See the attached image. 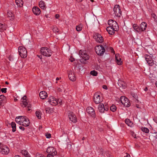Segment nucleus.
Returning a JSON list of instances; mask_svg holds the SVG:
<instances>
[{
  "mask_svg": "<svg viewBox=\"0 0 157 157\" xmlns=\"http://www.w3.org/2000/svg\"><path fill=\"white\" fill-rule=\"evenodd\" d=\"M40 52L42 55L45 56H50L52 54L51 51L46 47L41 48L40 50Z\"/></svg>",
  "mask_w": 157,
  "mask_h": 157,
  "instance_id": "7ed1b4c3",
  "label": "nucleus"
},
{
  "mask_svg": "<svg viewBox=\"0 0 157 157\" xmlns=\"http://www.w3.org/2000/svg\"><path fill=\"white\" fill-rule=\"evenodd\" d=\"M151 137L153 139H156L157 138V135L156 133H153L151 135Z\"/></svg>",
  "mask_w": 157,
  "mask_h": 157,
  "instance_id": "37998d69",
  "label": "nucleus"
},
{
  "mask_svg": "<svg viewBox=\"0 0 157 157\" xmlns=\"http://www.w3.org/2000/svg\"><path fill=\"white\" fill-rule=\"evenodd\" d=\"M19 128L20 129L22 130L23 131H24L25 129V128L24 127L21 126H20Z\"/></svg>",
  "mask_w": 157,
  "mask_h": 157,
  "instance_id": "5fc2aeb1",
  "label": "nucleus"
},
{
  "mask_svg": "<svg viewBox=\"0 0 157 157\" xmlns=\"http://www.w3.org/2000/svg\"><path fill=\"white\" fill-rule=\"evenodd\" d=\"M145 58L146 61L150 66H152L154 64L153 60L151 56L148 55H145Z\"/></svg>",
  "mask_w": 157,
  "mask_h": 157,
  "instance_id": "f8f14e48",
  "label": "nucleus"
},
{
  "mask_svg": "<svg viewBox=\"0 0 157 157\" xmlns=\"http://www.w3.org/2000/svg\"><path fill=\"white\" fill-rule=\"evenodd\" d=\"M39 95L40 98L43 99H45L48 96L47 93L45 91H42L40 92Z\"/></svg>",
  "mask_w": 157,
  "mask_h": 157,
  "instance_id": "6ab92c4d",
  "label": "nucleus"
},
{
  "mask_svg": "<svg viewBox=\"0 0 157 157\" xmlns=\"http://www.w3.org/2000/svg\"><path fill=\"white\" fill-rule=\"evenodd\" d=\"M68 116L70 120L74 123L77 121V119L76 116L74 113L70 111L68 112Z\"/></svg>",
  "mask_w": 157,
  "mask_h": 157,
  "instance_id": "9b49d317",
  "label": "nucleus"
},
{
  "mask_svg": "<svg viewBox=\"0 0 157 157\" xmlns=\"http://www.w3.org/2000/svg\"><path fill=\"white\" fill-rule=\"evenodd\" d=\"M115 60L116 63L118 65H121L122 62L121 61V59L119 56V55H116Z\"/></svg>",
  "mask_w": 157,
  "mask_h": 157,
  "instance_id": "bb28decb",
  "label": "nucleus"
},
{
  "mask_svg": "<svg viewBox=\"0 0 157 157\" xmlns=\"http://www.w3.org/2000/svg\"><path fill=\"white\" fill-rule=\"evenodd\" d=\"M93 99L94 102L96 104L99 103L103 100V98L102 97L101 98L100 95L98 93L94 94Z\"/></svg>",
  "mask_w": 157,
  "mask_h": 157,
  "instance_id": "1a4fd4ad",
  "label": "nucleus"
},
{
  "mask_svg": "<svg viewBox=\"0 0 157 157\" xmlns=\"http://www.w3.org/2000/svg\"><path fill=\"white\" fill-rule=\"evenodd\" d=\"M9 149L7 146L5 145L0 146V151L2 154L7 155L9 153Z\"/></svg>",
  "mask_w": 157,
  "mask_h": 157,
  "instance_id": "0eeeda50",
  "label": "nucleus"
},
{
  "mask_svg": "<svg viewBox=\"0 0 157 157\" xmlns=\"http://www.w3.org/2000/svg\"><path fill=\"white\" fill-rule=\"evenodd\" d=\"M114 21L113 20H109L108 21V24L109 25V27H111L112 25V24H113Z\"/></svg>",
  "mask_w": 157,
  "mask_h": 157,
  "instance_id": "c03bdc74",
  "label": "nucleus"
},
{
  "mask_svg": "<svg viewBox=\"0 0 157 157\" xmlns=\"http://www.w3.org/2000/svg\"><path fill=\"white\" fill-rule=\"evenodd\" d=\"M6 99V97L3 95H0V102L2 103L3 102H4Z\"/></svg>",
  "mask_w": 157,
  "mask_h": 157,
  "instance_id": "2f4dec72",
  "label": "nucleus"
},
{
  "mask_svg": "<svg viewBox=\"0 0 157 157\" xmlns=\"http://www.w3.org/2000/svg\"><path fill=\"white\" fill-rule=\"evenodd\" d=\"M19 54L21 58H25L27 56V51L26 48L21 46L18 48Z\"/></svg>",
  "mask_w": 157,
  "mask_h": 157,
  "instance_id": "20e7f679",
  "label": "nucleus"
},
{
  "mask_svg": "<svg viewBox=\"0 0 157 157\" xmlns=\"http://www.w3.org/2000/svg\"><path fill=\"white\" fill-rule=\"evenodd\" d=\"M125 123L127 124L128 126L131 127L132 125V123L131 122L130 120L128 119H127L125 120Z\"/></svg>",
  "mask_w": 157,
  "mask_h": 157,
  "instance_id": "f704fd0d",
  "label": "nucleus"
},
{
  "mask_svg": "<svg viewBox=\"0 0 157 157\" xmlns=\"http://www.w3.org/2000/svg\"><path fill=\"white\" fill-rule=\"evenodd\" d=\"M113 11L116 16L120 17L121 16L122 12L119 5H115L113 8Z\"/></svg>",
  "mask_w": 157,
  "mask_h": 157,
  "instance_id": "39448f33",
  "label": "nucleus"
},
{
  "mask_svg": "<svg viewBox=\"0 0 157 157\" xmlns=\"http://www.w3.org/2000/svg\"><path fill=\"white\" fill-rule=\"evenodd\" d=\"M45 110L46 112V113H50L52 112V110L50 108H49L48 107H46L45 109Z\"/></svg>",
  "mask_w": 157,
  "mask_h": 157,
  "instance_id": "ea45409f",
  "label": "nucleus"
},
{
  "mask_svg": "<svg viewBox=\"0 0 157 157\" xmlns=\"http://www.w3.org/2000/svg\"><path fill=\"white\" fill-rule=\"evenodd\" d=\"M108 47L106 43H103V45H97L95 48V51L96 53L98 55L102 56L104 53L105 49Z\"/></svg>",
  "mask_w": 157,
  "mask_h": 157,
  "instance_id": "f257e3e1",
  "label": "nucleus"
},
{
  "mask_svg": "<svg viewBox=\"0 0 157 157\" xmlns=\"http://www.w3.org/2000/svg\"><path fill=\"white\" fill-rule=\"evenodd\" d=\"M11 125L12 128V131L14 132L16 131V124L14 122H12L11 124Z\"/></svg>",
  "mask_w": 157,
  "mask_h": 157,
  "instance_id": "72a5a7b5",
  "label": "nucleus"
},
{
  "mask_svg": "<svg viewBox=\"0 0 157 157\" xmlns=\"http://www.w3.org/2000/svg\"><path fill=\"white\" fill-rule=\"evenodd\" d=\"M147 87H146L145 88V89L144 90H145V91H147Z\"/></svg>",
  "mask_w": 157,
  "mask_h": 157,
  "instance_id": "338daca9",
  "label": "nucleus"
},
{
  "mask_svg": "<svg viewBox=\"0 0 157 157\" xmlns=\"http://www.w3.org/2000/svg\"><path fill=\"white\" fill-rule=\"evenodd\" d=\"M146 27L147 23L144 22H142L140 25V28L141 32L145 30Z\"/></svg>",
  "mask_w": 157,
  "mask_h": 157,
  "instance_id": "4be33fe9",
  "label": "nucleus"
},
{
  "mask_svg": "<svg viewBox=\"0 0 157 157\" xmlns=\"http://www.w3.org/2000/svg\"><path fill=\"white\" fill-rule=\"evenodd\" d=\"M102 87L104 89L106 90L107 89V86L106 85H103Z\"/></svg>",
  "mask_w": 157,
  "mask_h": 157,
  "instance_id": "6e6d98bb",
  "label": "nucleus"
},
{
  "mask_svg": "<svg viewBox=\"0 0 157 157\" xmlns=\"http://www.w3.org/2000/svg\"><path fill=\"white\" fill-rule=\"evenodd\" d=\"M6 30L5 26L2 24L0 23V31L2 32Z\"/></svg>",
  "mask_w": 157,
  "mask_h": 157,
  "instance_id": "4c0bfd02",
  "label": "nucleus"
},
{
  "mask_svg": "<svg viewBox=\"0 0 157 157\" xmlns=\"http://www.w3.org/2000/svg\"><path fill=\"white\" fill-rule=\"evenodd\" d=\"M120 101L124 106L128 107L130 105V103L128 99L125 96H121L120 99Z\"/></svg>",
  "mask_w": 157,
  "mask_h": 157,
  "instance_id": "423d86ee",
  "label": "nucleus"
},
{
  "mask_svg": "<svg viewBox=\"0 0 157 157\" xmlns=\"http://www.w3.org/2000/svg\"><path fill=\"white\" fill-rule=\"evenodd\" d=\"M118 84L119 86L123 89H125L126 86V83L122 80L118 81Z\"/></svg>",
  "mask_w": 157,
  "mask_h": 157,
  "instance_id": "aec40b11",
  "label": "nucleus"
},
{
  "mask_svg": "<svg viewBox=\"0 0 157 157\" xmlns=\"http://www.w3.org/2000/svg\"><path fill=\"white\" fill-rule=\"evenodd\" d=\"M59 17V16L58 14H56V15H55V17L56 19H58Z\"/></svg>",
  "mask_w": 157,
  "mask_h": 157,
  "instance_id": "13d9d810",
  "label": "nucleus"
},
{
  "mask_svg": "<svg viewBox=\"0 0 157 157\" xmlns=\"http://www.w3.org/2000/svg\"><path fill=\"white\" fill-rule=\"evenodd\" d=\"M36 157H46L45 156L43 155L42 154H36Z\"/></svg>",
  "mask_w": 157,
  "mask_h": 157,
  "instance_id": "49530a36",
  "label": "nucleus"
},
{
  "mask_svg": "<svg viewBox=\"0 0 157 157\" xmlns=\"http://www.w3.org/2000/svg\"><path fill=\"white\" fill-rule=\"evenodd\" d=\"M46 152L48 154H56L57 153L56 150L52 147H48Z\"/></svg>",
  "mask_w": 157,
  "mask_h": 157,
  "instance_id": "dca6fc26",
  "label": "nucleus"
},
{
  "mask_svg": "<svg viewBox=\"0 0 157 157\" xmlns=\"http://www.w3.org/2000/svg\"><path fill=\"white\" fill-rule=\"evenodd\" d=\"M48 102L52 105L53 106H55L56 105L58 101H59V100H57L56 98L53 97L51 96L48 99Z\"/></svg>",
  "mask_w": 157,
  "mask_h": 157,
  "instance_id": "6e6552de",
  "label": "nucleus"
},
{
  "mask_svg": "<svg viewBox=\"0 0 157 157\" xmlns=\"http://www.w3.org/2000/svg\"><path fill=\"white\" fill-rule=\"evenodd\" d=\"M152 17L155 20H156V16L154 13H152L151 14Z\"/></svg>",
  "mask_w": 157,
  "mask_h": 157,
  "instance_id": "09e8293b",
  "label": "nucleus"
},
{
  "mask_svg": "<svg viewBox=\"0 0 157 157\" xmlns=\"http://www.w3.org/2000/svg\"><path fill=\"white\" fill-rule=\"evenodd\" d=\"M53 31L54 32H55L56 33H59V29L57 27L54 28L53 29Z\"/></svg>",
  "mask_w": 157,
  "mask_h": 157,
  "instance_id": "a18cd8bd",
  "label": "nucleus"
},
{
  "mask_svg": "<svg viewBox=\"0 0 157 157\" xmlns=\"http://www.w3.org/2000/svg\"><path fill=\"white\" fill-rule=\"evenodd\" d=\"M76 1L78 2H81L83 0H76Z\"/></svg>",
  "mask_w": 157,
  "mask_h": 157,
  "instance_id": "e2e57ef3",
  "label": "nucleus"
},
{
  "mask_svg": "<svg viewBox=\"0 0 157 157\" xmlns=\"http://www.w3.org/2000/svg\"><path fill=\"white\" fill-rule=\"evenodd\" d=\"M25 120L23 122L22 125L25 127H27L30 124V121L29 119L26 117Z\"/></svg>",
  "mask_w": 157,
  "mask_h": 157,
  "instance_id": "5701e85b",
  "label": "nucleus"
},
{
  "mask_svg": "<svg viewBox=\"0 0 157 157\" xmlns=\"http://www.w3.org/2000/svg\"><path fill=\"white\" fill-rule=\"evenodd\" d=\"M103 109H105V111H107L108 110V108L106 106V105H105V107L104 106V108Z\"/></svg>",
  "mask_w": 157,
  "mask_h": 157,
  "instance_id": "864d4df0",
  "label": "nucleus"
},
{
  "mask_svg": "<svg viewBox=\"0 0 157 157\" xmlns=\"http://www.w3.org/2000/svg\"><path fill=\"white\" fill-rule=\"evenodd\" d=\"M154 121L157 123V118H155L154 119Z\"/></svg>",
  "mask_w": 157,
  "mask_h": 157,
  "instance_id": "052dcab7",
  "label": "nucleus"
},
{
  "mask_svg": "<svg viewBox=\"0 0 157 157\" xmlns=\"http://www.w3.org/2000/svg\"><path fill=\"white\" fill-rule=\"evenodd\" d=\"M26 98V96L25 95L22 98L21 105L22 107H25L27 106V110L28 111H29L32 109V107L30 104H29L28 103V102L27 101Z\"/></svg>",
  "mask_w": 157,
  "mask_h": 157,
  "instance_id": "f03ea898",
  "label": "nucleus"
},
{
  "mask_svg": "<svg viewBox=\"0 0 157 157\" xmlns=\"http://www.w3.org/2000/svg\"><path fill=\"white\" fill-rule=\"evenodd\" d=\"M79 52L81 57L82 58V62L83 60L84 63H85L84 62L89 59V56L86 53L84 52H82L81 50L79 51Z\"/></svg>",
  "mask_w": 157,
  "mask_h": 157,
  "instance_id": "9d476101",
  "label": "nucleus"
},
{
  "mask_svg": "<svg viewBox=\"0 0 157 157\" xmlns=\"http://www.w3.org/2000/svg\"><path fill=\"white\" fill-rule=\"evenodd\" d=\"M104 108V105L103 104H100L98 106V109L99 112L101 113H104L105 109Z\"/></svg>",
  "mask_w": 157,
  "mask_h": 157,
  "instance_id": "b1692460",
  "label": "nucleus"
},
{
  "mask_svg": "<svg viewBox=\"0 0 157 157\" xmlns=\"http://www.w3.org/2000/svg\"><path fill=\"white\" fill-rule=\"evenodd\" d=\"M90 74L93 76H96L97 75V72L94 70L91 71Z\"/></svg>",
  "mask_w": 157,
  "mask_h": 157,
  "instance_id": "79ce46f5",
  "label": "nucleus"
},
{
  "mask_svg": "<svg viewBox=\"0 0 157 157\" xmlns=\"http://www.w3.org/2000/svg\"><path fill=\"white\" fill-rule=\"evenodd\" d=\"M21 153L26 157H29L30 155L28 152L26 150H24L21 151Z\"/></svg>",
  "mask_w": 157,
  "mask_h": 157,
  "instance_id": "7c9ffc66",
  "label": "nucleus"
},
{
  "mask_svg": "<svg viewBox=\"0 0 157 157\" xmlns=\"http://www.w3.org/2000/svg\"><path fill=\"white\" fill-rule=\"evenodd\" d=\"M32 11L33 13L36 15H39L41 13L40 9L37 6L33 7Z\"/></svg>",
  "mask_w": 157,
  "mask_h": 157,
  "instance_id": "f3484780",
  "label": "nucleus"
},
{
  "mask_svg": "<svg viewBox=\"0 0 157 157\" xmlns=\"http://www.w3.org/2000/svg\"><path fill=\"white\" fill-rule=\"evenodd\" d=\"M10 60V61H12V59H11V57H10L9 58H8Z\"/></svg>",
  "mask_w": 157,
  "mask_h": 157,
  "instance_id": "0e129e2a",
  "label": "nucleus"
},
{
  "mask_svg": "<svg viewBox=\"0 0 157 157\" xmlns=\"http://www.w3.org/2000/svg\"><path fill=\"white\" fill-rule=\"evenodd\" d=\"M112 28L114 30L117 31L119 29V26L118 25L116 21H114L113 23L112 24V25L111 26Z\"/></svg>",
  "mask_w": 157,
  "mask_h": 157,
  "instance_id": "393cba45",
  "label": "nucleus"
},
{
  "mask_svg": "<svg viewBox=\"0 0 157 157\" xmlns=\"http://www.w3.org/2000/svg\"><path fill=\"white\" fill-rule=\"evenodd\" d=\"M141 130L145 133H148L149 132V129L146 127H142L141 128Z\"/></svg>",
  "mask_w": 157,
  "mask_h": 157,
  "instance_id": "c9c22d12",
  "label": "nucleus"
},
{
  "mask_svg": "<svg viewBox=\"0 0 157 157\" xmlns=\"http://www.w3.org/2000/svg\"><path fill=\"white\" fill-rule=\"evenodd\" d=\"M46 137L47 138H50L51 137V135L50 134H47L46 135Z\"/></svg>",
  "mask_w": 157,
  "mask_h": 157,
  "instance_id": "8fccbe9b",
  "label": "nucleus"
},
{
  "mask_svg": "<svg viewBox=\"0 0 157 157\" xmlns=\"http://www.w3.org/2000/svg\"><path fill=\"white\" fill-rule=\"evenodd\" d=\"M16 5L19 7H21L23 5V2L22 0H15Z\"/></svg>",
  "mask_w": 157,
  "mask_h": 157,
  "instance_id": "c756f323",
  "label": "nucleus"
},
{
  "mask_svg": "<svg viewBox=\"0 0 157 157\" xmlns=\"http://www.w3.org/2000/svg\"><path fill=\"white\" fill-rule=\"evenodd\" d=\"M106 31L108 32L109 34L113 35L115 33V30L111 27H108L106 28Z\"/></svg>",
  "mask_w": 157,
  "mask_h": 157,
  "instance_id": "412c9836",
  "label": "nucleus"
},
{
  "mask_svg": "<svg viewBox=\"0 0 157 157\" xmlns=\"http://www.w3.org/2000/svg\"><path fill=\"white\" fill-rule=\"evenodd\" d=\"M155 86H156L157 87V82H155Z\"/></svg>",
  "mask_w": 157,
  "mask_h": 157,
  "instance_id": "774afa93",
  "label": "nucleus"
},
{
  "mask_svg": "<svg viewBox=\"0 0 157 157\" xmlns=\"http://www.w3.org/2000/svg\"><path fill=\"white\" fill-rule=\"evenodd\" d=\"M133 27L134 29L138 33H141V31L140 27H139L136 24H134Z\"/></svg>",
  "mask_w": 157,
  "mask_h": 157,
  "instance_id": "cd10ccee",
  "label": "nucleus"
},
{
  "mask_svg": "<svg viewBox=\"0 0 157 157\" xmlns=\"http://www.w3.org/2000/svg\"><path fill=\"white\" fill-rule=\"evenodd\" d=\"M41 113L40 112H39V111H36V116L39 119H40L41 118Z\"/></svg>",
  "mask_w": 157,
  "mask_h": 157,
  "instance_id": "e433bc0d",
  "label": "nucleus"
},
{
  "mask_svg": "<svg viewBox=\"0 0 157 157\" xmlns=\"http://www.w3.org/2000/svg\"><path fill=\"white\" fill-rule=\"evenodd\" d=\"M126 155L124 156V157H130V156L129 154L127 153H125Z\"/></svg>",
  "mask_w": 157,
  "mask_h": 157,
  "instance_id": "603ef678",
  "label": "nucleus"
},
{
  "mask_svg": "<svg viewBox=\"0 0 157 157\" xmlns=\"http://www.w3.org/2000/svg\"><path fill=\"white\" fill-rule=\"evenodd\" d=\"M117 109L115 105H112L110 107V109L111 111H112L113 112H115Z\"/></svg>",
  "mask_w": 157,
  "mask_h": 157,
  "instance_id": "a19ab883",
  "label": "nucleus"
},
{
  "mask_svg": "<svg viewBox=\"0 0 157 157\" xmlns=\"http://www.w3.org/2000/svg\"><path fill=\"white\" fill-rule=\"evenodd\" d=\"M26 117V116H20L17 117L15 118V121L19 124L21 125V123H23V122L25 120V118Z\"/></svg>",
  "mask_w": 157,
  "mask_h": 157,
  "instance_id": "2eb2a0df",
  "label": "nucleus"
},
{
  "mask_svg": "<svg viewBox=\"0 0 157 157\" xmlns=\"http://www.w3.org/2000/svg\"><path fill=\"white\" fill-rule=\"evenodd\" d=\"M132 96L134 98H136V94L134 93H132Z\"/></svg>",
  "mask_w": 157,
  "mask_h": 157,
  "instance_id": "4d7b16f0",
  "label": "nucleus"
},
{
  "mask_svg": "<svg viewBox=\"0 0 157 157\" xmlns=\"http://www.w3.org/2000/svg\"><path fill=\"white\" fill-rule=\"evenodd\" d=\"M112 53H114V50H113V48H112Z\"/></svg>",
  "mask_w": 157,
  "mask_h": 157,
  "instance_id": "69168bd1",
  "label": "nucleus"
},
{
  "mask_svg": "<svg viewBox=\"0 0 157 157\" xmlns=\"http://www.w3.org/2000/svg\"><path fill=\"white\" fill-rule=\"evenodd\" d=\"M56 155V154H48L47 157H54L53 156Z\"/></svg>",
  "mask_w": 157,
  "mask_h": 157,
  "instance_id": "3c124183",
  "label": "nucleus"
},
{
  "mask_svg": "<svg viewBox=\"0 0 157 157\" xmlns=\"http://www.w3.org/2000/svg\"><path fill=\"white\" fill-rule=\"evenodd\" d=\"M7 88H3L1 89V91L2 93H6V92Z\"/></svg>",
  "mask_w": 157,
  "mask_h": 157,
  "instance_id": "de8ad7c7",
  "label": "nucleus"
},
{
  "mask_svg": "<svg viewBox=\"0 0 157 157\" xmlns=\"http://www.w3.org/2000/svg\"><path fill=\"white\" fill-rule=\"evenodd\" d=\"M93 37L98 42L101 43L103 41L104 39L103 37L101 36V35L98 34L96 33L94 34L93 36Z\"/></svg>",
  "mask_w": 157,
  "mask_h": 157,
  "instance_id": "ddd939ff",
  "label": "nucleus"
},
{
  "mask_svg": "<svg viewBox=\"0 0 157 157\" xmlns=\"http://www.w3.org/2000/svg\"><path fill=\"white\" fill-rule=\"evenodd\" d=\"M39 5L40 7L43 10H45L46 8V5L43 1H41L39 2Z\"/></svg>",
  "mask_w": 157,
  "mask_h": 157,
  "instance_id": "a878e982",
  "label": "nucleus"
},
{
  "mask_svg": "<svg viewBox=\"0 0 157 157\" xmlns=\"http://www.w3.org/2000/svg\"><path fill=\"white\" fill-rule=\"evenodd\" d=\"M86 112L92 117H94L95 116V114L94 109L91 107H89L86 109Z\"/></svg>",
  "mask_w": 157,
  "mask_h": 157,
  "instance_id": "4468645a",
  "label": "nucleus"
},
{
  "mask_svg": "<svg viewBox=\"0 0 157 157\" xmlns=\"http://www.w3.org/2000/svg\"><path fill=\"white\" fill-rule=\"evenodd\" d=\"M68 77L72 81H75L76 79V77L74 75V73L72 71L69 72L68 73Z\"/></svg>",
  "mask_w": 157,
  "mask_h": 157,
  "instance_id": "a211bd4d",
  "label": "nucleus"
},
{
  "mask_svg": "<svg viewBox=\"0 0 157 157\" xmlns=\"http://www.w3.org/2000/svg\"><path fill=\"white\" fill-rule=\"evenodd\" d=\"M82 25L80 24L76 26V29L77 31H80L82 30Z\"/></svg>",
  "mask_w": 157,
  "mask_h": 157,
  "instance_id": "58836bf2",
  "label": "nucleus"
},
{
  "mask_svg": "<svg viewBox=\"0 0 157 157\" xmlns=\"http://www.w3.org/2000/svg\"><path fill=\"white\" fill-rule=\"evenodd\" d=\"M37 56L39 58H40V59H42V56L41 55H37Z\"/></svg>",
  "mask_w": 157,
  "mask_h": 157,
  "instance_id": "680f3d73",
  "label": "nucleus"
},
{
  "mask_svg": "<svg viewBox=\"0 0 157 157\" xmlns=\"http://www.w3.org/2000/svg\"><path fill=\"white\" fill-rule=\"evenodd\" d=\"M80 8H81L82 9H83L84 8V7H85V6H84L83 5H82V4H81V5H80Z\"/></svg>",
  "mask_w": 157,
  "mask_h": 157,
  "instance_id": "bf43d9fd",
  "label": "nucleus"
},
{
  "mask_svg": "<svg viewBox=\"0 0 157 157\" xmlns=\"http://www.w3.org/2000/svg\"><path fill=\"white\" fill-rule=\"evenodd\" d=\"M57 90L59 92H62L63 91H64L65 90V89L63 88L62 85L59 86L58 87H57Z\"/></svg>",
  "mask_w": 157,
  "mask_h": 157,
  "instance_id": "473e14b6",
  "label": "nucleus"
},
{
  "mask_svg": "<svg viewBox=\"0 0 157 157\" xmlns=\"http://www.w3.org/2000/svg\"><path fill=\"white\" fill-rule=\"evenodd\" d=\"M8 17L10 20H12L14 19V15L13 13L10 12H8L7 13Z\"/></svg>",
  "mask_w": 157,
  "mask_h": 157,
  "instance_id": "c85d7f7f",
  "label": "nucleus"
}]
</instances>
